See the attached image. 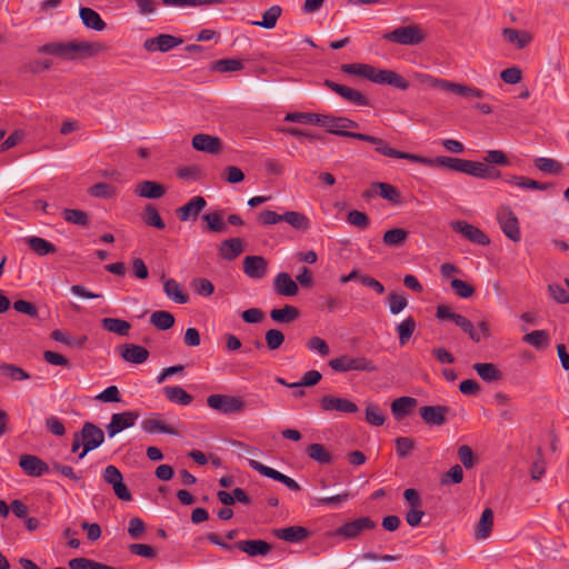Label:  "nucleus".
<instances>
[{"label":"nucleus","instance_id":"de8ad7c7","mask_svg":"<svg viewBox=\"0 0 569 569\" xmlns=\"http://www.w3.org/2000/svg\"><path fill=\"white\" fill-rule=\"evenodd\" d=\"M150 322L159 330H168L174 325V317L169 311H154L150 317Z\"/></svg>","mask_w":569,"mask_h":569},{"label":"nucleus","instance_id":"393cba45","mask_svg":"<svg viewBox=\"0 0 569 569\" xmlns=\"http://www.w3.org/2000/svg\"><path fill=\"white\" fill-rule=\"evenodd\" d=\"M273 535L281 540L291 543H298L310 537V531L301 526H290L279 528L273 531Z\"/></svg>","mask_w":569,"mask_h":569},{"label":"nucleus","instance_id":"13d9d810","mask_svg":"<svg viewBox=\"0 0 569 569\" xmlns=\"http://www.w3.org/2000/svg\"><path fill=\"white\" fill-rule=\"evenodd\" d=\"M202 219L207 222L208 229L212 232H223L227 229L221 211L217 210L203 214Z\"/></svg>","mask_w":569,"mask_h":569},{"label":"nucleus","instance_id":"2f4dec72","mask_svg":"<svg viewBox=\"0 0 569 569\" xmlns=\"http://www.w3.org/2000/svg\"><path fill=\"white\" fill-rule=\"evenodd\" d=\"M502 37L507 42L515 44L518 49L526 48L532 41V37L529 32L512 28L502 29Z\"/></svg>","mask_w":569,"mask_h":569},{"label":"nucleus","instance_id":"bf43d9fd","mask_svg":"<svg viewBox=\"0 0 569 569\" xmlns=\"http://www.w3.org/2000/svg\"><path fill=\"white\" fill-rule=\"evenodd\" d=\"M91 197L100 199H110L116 196V189L107 182H98L88 189Z\"/></svg>","mask_w":569,"mask_h":569},{"label":"nucleus","instance_id":"5fc2aeb1","mask_svg":"<svg viewBox=\"0 0 569 569\" xmlns=\"http://www.w3.org/2000/svg\"><path fill=\"white\" fill-rule=\"evenodd\" d=\"M63 219L76 226L87 227L89 224V216L87 212L79 209H63Z\"/></svg>","mask_w":569,"mask_h":569},{"label":"nucleus","instance_id":"a878e982","mask_svg":"<svg viewBox=\"0 0 569 569\" xmlns=\"http://www.w3.org/2000/svg\"><path fill=\"white\" fill-rule=\"evenodd\" d=\"M447 412L448 408L443 406H423L419 409L421 419L429 426H442L446 422Z\"/></svg>","mask_w":569,"mask_h":569},{"label":"nucleus","instance_id":"f03ea898","mask_svg":"<svg viewBox=\"0 0 569 569\" xmlns=\"http://www.w3.org/2000/svg\"><path fill=\"white\" fill-rule=\"evenodd\" d=\"M341 71L366 78L373 83L389 84L400 90L409 88V81L396 71L378 69L367 63H345L341 66Z\"/></svg>","mask_w":569,"mask_h":569},{"label":"nucleus","instance_id":"ddd939ff","mask_svg":"<svg viewBox=\"0 0 569 569\" xmlns=\"http://www.w3.org/2000/svg\"><path fill=\"white\" fill-rule=\"evenodd\" d=\"M183 43V39L168 33H161L153 38H148L143 42V49L148 52H169Z\"/></svg>","mask_w":569,"mask_h":569},{"label":"nucleus","instance_id":"0e129e2a","mask_svg":"<svg viewBox=\"0 0 569 569\" xmlns=\"http://www.w3.org/2000/svg\"><path fill=\"white\" fill-rule=\"evenodd\" d=\"M243 69V63L239 59H220L213 64V70L218 72H231Z\"/></svg>","mask_w":569,"mask_h":569},{"label":"nucleus","instance_id":"680f3d73","mask_svg":"<svg viewBox=\"0 0 569 569\" xmlns=\"http://www.w3.org/2000/svg\"><path fill=\"white\" fill-rule=\"evenodd\" d=\"M453 323L461 328V330L466 332L473 342L478 343L481 341V337L479 332L475 329L472 322L462 315L458 313Z\"/></svg>","mask_w":569,"mask_h":569},{"label":"nucleus","instance_id":"6e6552de","mask_svg":"<svg viewBox=\"0 0 569 569\" xmlns=\"http://www.w3.org/2000/svg\"><path fill=\"white\" fill-rule=\"evenodd\" d=\"M429 84L435 88L456 93V94L461 96L467 99H471V98L481 99V98L487 97V93L481 89H478V88H475L471 86L456 83V82L448 81L445 79H438V78L430 77Z\"/></svg>","mask_w":569,"mask_h":569},{"label":"nucleus","instance_id":"338daca9","mask_svg":"<svg viewBox=\"0 0 569 569\" xmlns=\"http://www.w3.org/2000/svg\"><path fill=\"white\" fill-rule=\"evenodd\" d=\"M463 480V470L460 465H455L440 479L441 485L460 483Z\"/></svg>","mask_w":569,"mask_h":569},{"label":"nucleus","instance_id":"f8f14e48","mask_svg":"<svg viewBox=\"0 0 569 569\" xmlns=\"http://www.w3.org/2000/svg\"><path fill=\"white\" fill-rule=\"evenodd\" d=\"M323 84L339 94L343 100L358 107H369L370 100L360 91L339 84L332 80H325Z\"/></svg>","mask_w":569,"mask_h":569},{"label":"nucleus","instance_id":"09e8293b","mask_svg":"<svg viewBox=\"0 0 569 569\" xmlns=\"http://www.w3.org/2000/svg\"><path fill=\"white\" fill-rule=\"evenodd\" d=\"M68 566L70 569H116L112 566L104 565L84 557L70 559Z\"/></svg>","mask_w":569,"mask_h":569},{"label":"nucleus","instance_id":"ea45409f","mask_svg":"<svg viewBox=\"0 0 569 569\" xmlns=\"http://www.w3.org/2000/svg\"><path fill=\"white\" fill-rule=\"evenodd\" d=\"M141 429L147 433L159 432V433H167V435H173V436L178 435V431L174 428L164 425L157 417H151V418L144 419L141 422Z\"/></svg>","mask_w":569,"mask_h":569},{"label":"nucleus","instance_id":"052dcab7","mask_svg":"<svg viewBox=\"0 0 569 569\" xmlns=\"http://www.w3.org/2000/svg\"><path fill=\"white\" fill-rule=\"evenodd\" d=\"M462 173H466L468 176L482 179L486 176H488L487 171V164L479 162V161H472V160H466L463 163V171Z\"/></svg>","mask_w":569,"mask_h":569},{"label":"nucleus","instance_id":"cd10ccee","mask_svg":"<svg viewBox=\"0 0 569 569\" xmlns=\"http://www.w3.org/2000/svg\"><path fill=\"white\" fill-rule=\"evenodd\" d=\"M234 547L251 557L266 556L272 548L270 543L260 539L238 541Z\"/></svg>","mask_w":569,"mask_h":569},{"label":"nucleus","instance_id":"e433bc0d","mask_svg":"<svg viewBox=\"0 0 569 569\" xmlns=\"http://www.w3.org/2000/svg\"><path fill=\"white\" fill-rule=\"evenodd\" d=\"M163 393L169 401L181 406H188L193 400L192 396L179 386H167Z\"/></svg>","mask_w":569,"mask_h":569},{"label":"nucleus","instance_id":"1a4fd4ad","mask_svg":"<svg viewBox=\"0 0 569 569\" xmlns=\"http://www.w3.org/2000/svg\"><path fill=\"white\" fill-rule=\"evenodd\" d=\"M357 140L370 142L375 146V149L378 153L389 157V158H398V159H405L411 162H415L417 160V154L408 153L403 151H399L397 149H393L389 146V143L378 137H373L366 133H359V136H356Z\"/></svg>","mask_w":569,"mask_h":569},{"label":"nucleus","instance_id":"4d7b16f0","mask_svg":"<svg viewBox=\"0 0 569 569\" xmlns=\"http://www.w3.org/2000/svg\"><path fill=\"white\" fill-rule=\"evenodd\" d=\"M143 220L148 226L154 227L159 230H162L166 228V223H164L163 219L161 218L158 209L153 204L146 206Z\"/></svg>","mask_w":569,"mask_h":569},{"label":"nucleus","instance_id":"49530a36","mask_svg":"<svg viewBox=\"0 0 569 569\" xmlns=\"http://www.w3.org/2000/svg\"><path fill=\"white\" fill-rule=\"evenodd\" d=\"M416 320L411 316L406 318L396 327L399 337V342L401 346H405L410 340L416 330Z\"/></svg>","mask_w":569,"mask_h":569},{"label":"nucleus","instance_id":"9b49d317","mask_svg":"<svg viewBox=\"0 0 569 569\" xmlns=\"http://www.w3.org/2000/svg\"><path fill=\"white\" fill-rule=\"evenodd\" d=\"M77 433L83 442V453H89L104 442L102 429L89 421H86Z\"/></svg>","mask_w":569,"mask_h":569},{"label":"nucleus","instance_id":"7c9ffc66","mask_svg":"<svg viewBox=\"0 0 569 569\" xmlns=\"http://www.w3.org/2000/svg\"><path fill=\"white\" fill-rule=\"evenodd\" d=\"M82 23L92 30L102 31L106 29V22L100 14L91 8L82 7L79 10Z\"/></svg>","mask_w":569,"mask_h":569},{"label":"nucleus","instance_id":"c03bdc74","mask_svg":"<svg viewBox=\"0 0 569 569\" xmlns=\"http://www.w3.org/2000/svg\"><path fill=\"white\" fill-rule=\"evenodd\" d=\"M282 9L280 6H272L262 13V20L253 21V26H258L263 29H273L280 18Z\"/></svg>","mask_w":569,"mask_h":569},{"label":"nucleus","instance_id":"e2e57ef3","mask_svg":"<svg viewBox=\"0 0 569 569\" xmlns=\"http://www.w3.org/2000/svg\"><path fill=\"white\" fill-rule=\"evenodd\" d=\"M0 371L2 375L9 377L12 380L20 381L27 380L30 378L29 373L24 371L22 368L11 365V363H2L0 365Z\"/></svg>","mask_w":569,"mask_h":569},{"label":"nucleus","instance_id":"473e14b6","mask_svg":"<svg viewBox=\"0 0 569 569\" xmlns=\"http://www.w3.org/2000/svg\"><path fill=\"white\" fill-rule=\"evenodd\" d=\"M53 66V61L51 59H32L20 66L19 71L24 74L38 76Z\"/></svg>","mask_w":569,"mask_h":569},{"label":"nucleus","instance_id":"a18cd8bd","mask_svg":"<svg viewBox=\"0 0 569 569\" xmlns=\"http://www.w3.org/2000/svg\"><path fill=\"white\" fill-rule=\"evenodd\" d=\"M163 290L168 298L177 303H187L189 298L180 288V284L174 279H167L163 284Z\"/></svg>","mask_w":569,"mask_h":569},{"label":"nucleus","instance_id":"bb28decb","mask_svg":"<svg viewBox=\"0 0 569 569\" xmlns=\"http://www.w3.org/2000/svg\"><path fill=\"white\" fill-rule=\"evenodd\" d=\"M134 194L140 198L159 199L166 194V187L157 181L144 180L136 186Z\"/></svg>","mask_w":569,"mask_h":569},{"label":"nucleus","instance_id":"aec40b11","mask_svg":"<svg viewBox=\"0 0 569 569\" xmlns=\"http://www.w3.org/2000/svg\"><path fill=\"white\" fill-rule=\"evenodd\" d=\"M376 193L380 196L382 199L389 201L392 204L401 203L400 192L396 187L387 182H373L370 187V190L363 192L365 198H369Z\"/></svg>","mask_w":569,"mask_h":569},{"label":"nucleus","instance_id":"5701e85b","mask_svg":"<svg viewBox=\"0 0 569 569\" xmlns=\"http://www.w3.org/2000/svg\"><path fill=\"white\" fill-rule=\"evenodd\" d=\"M121 358L130 363L141 365L149 358V351L139 345L124 343L119 347Z\"/></svg>","mask_w":569,"mask_h":569},{"label":"nucleus","instance_id":"6e6d98bb","mask_svg":"<svg viewBox=\"0 0 569 569\" xmlns=\"http://www.w3.org/2000/svg\"><path fill=\"white\" fill-rule=\"evenodd\" d=\"M320 114L313 112H290L286 114L284 121L319 126Z\"/></svg>","mask_w":569,"mask_h":569},{"label":"nucleus","instance_id":"72a5a7b5","mask_svg":"<svg viewBox=\"0 0 569 569\" xmlns=\"http://www.w3.org/2000/svg\"><path fill=\"white\" fill-rule=\"evenodd\" d=\"M409 238V231L403 228H393L383 233L382 241L389 248L402 247Z\"/></svg>","mask_w":569,"mask_h":569},{"label":"nucleus","instance_id":"6ab92c4d","mask_svg":"<svg viewBox=\"0 0 569 569\" xmlns=\"http://www.w3.org/2000/svg\"><path fill=\"white\" fill-rule=\"evenodd\" d=\"M242 264L244 274L250 279L260 280L268 272V260L262 256H247Z\"/></svg>","mask_w":569,"mask_h":569},{"label":"nucleus","instance_id":"4be33fe9","mask_svg":"<svg viewBox=\"0 0 569 569\" xmlns=\"http://www.w3.org/2000/svg\"><path fill=\"white\" fill-rule=\"evenodd\" d=\"M20 468L31 477H40L49 471V466L32 455H22L19 459Z\"/></svg>","mask_w":569,"mask_h":569},{"label":"nucleus","instance_id":"8fccbe9b","mask_svg":"<svg viewBox=\"0 0 569 569\" xmlns=\"http://www.w3.org/2000/svg\"><path fill=\"white\" fill-rule=\"evenodd\" d=\"M533 162L535 167L543 173L559 174L563 169L562 164L552 158L540 157L536 158Z\"/></svg>","mask_w":569,"mask_h":569},{"label":"nucleus","instance_id":"f704fd0d","mask_svg":"<svg viewBox=\"0 0 569 569\" xmlns=\"http://www.w3.org/2000/svg\"><path fill=\"white\" fill-rule=\"evenodd\" d=\"M478 376L486 382L498 381L502 378V372L490 362H478L473 365Z\"/></svg>","mask_w":569,"mask_h":569},{"label":"nucleus","instance_id":"b1692460","mask_svg":"<svg viewBox=\"0 0 569 569\" xmlns=\"http://www.w3.org/2000/svg\"><path fill=\"white\" fill-rule=\"evenodd\" d=\"M206 206L207 201L203 197H193L188 203L177 209V216L181 221L196 220Z\"/></svg>","mask_w":569,"mask_h":569},{"label":"nucleus","instance_id":"864d4df0","mask_svg":"<svg viewBox=\"0 0 569 569\" xmlns=\"http://www.w3.org/2000/svg\"><path fill=\"white\" fill-rule=\"evenodd\" d=\"M522 340L536 349H541L549 343V333L546 330H535L523 336Z\"/></svg>","mask_w":569,"mask_h":569},{"label":"nucleus","instance_id":"3c124183","mask_svg":"<svg viewBox=\"0 0 569 569\" xmlns=\"http://www.w3.org/2000/svg\"><path fill=\"white\" fill-rule=\"evenodd\" d=\"M27 243L39 256H47L57 251V248L51 242L40 237H30Z\"/></svg>","mask_w":569,"mask_h":569},{"label":"nucleus","instance_id":"9d476101","mask_svg":"<svg viewBox=\"0 0 569 569\" xmlns=\"http://www.w3.org/2000/svg\"><path fill=\"white\" fill-rule=\"evenodd\" d=\"M376 526L370 517L365 516L343 523L335 531V536L342 537L346 540L356 539L362 531L372 530Z\"/></svg>","mask_w":569,"mask_h":569},{"label":"nucleus","instance_id":"58836bf2","mask_svg":"<svg viewBox=\"0 0 569 569\" xmlns=\"http://www.w3.org/2000/svg\"><path fill=\"white\" fill-rule=\"evenodd\" d=\"M299 310L295 306L286 305L281 309H272L270 311V318L274 322L279 323H290L299 318Z\"/></svg>","mask_w":569,"mask_h":569},{"label":"nucleus","instance_id":"f257e3e1","mask_svg":"<svg viewBox=\"0 0 569 569\" xmlns=\"http://www.w3.org/2000/svg\"><path fill=\"white\" fill-rule=\"evenodd\" d=\"M103 50H106V46L101 42L58 41L39 46L37 48V53L54 56L64 60H77L97 56Z\"/></svg>","mask_w":569,"mask_h":569},{"label":"nucleus","instance_id":"2eb2a0df","mask_svg":"<svg viewBox=\"0 0 569 569\" xmlns=\"http://www.w3.org/2000/svg\"><path fill=\"white\" fill-rule=\"evenodd\" d=\"M139 417L140 415L137 411H123L120 413H113L111 416L110 422L106 427L108 436L113 438L124 429L133 427Z\"/></svg>","mask_w":569,"mask_h":569},{"label":"nucleus","instance_id":"423d86ee","mask_svg":"<svg viewBox=\"0 0 569 569\" xmlns=\"http://www.w3.org/2000/svg\"><path fill=\"white\" fill-rule=\"evenodd\" d=\"M383 39L402 46H417L425 40V33L418 24H410L385 33Z\"/></svg>","mask_w":569,"mask_h":569},{"label":"nucleus","instance_id":"603ef678","mask_svg":"<svg viewBox=\"0 0 569 569\" xmlns=\"http://www.w3.org/2000/svg\"><path fill=\"white\" fill-rule=\"evenodd\" d=\"M386 415L383 410L376 403H367L366 406V421L375 427L382 426L386 422Z\"/></svg>","mask_w":569,"mask_h":569},{"label":"nucleus","instance_id":"69168bd1","mask_svg":"<svg viewBox=\"0 0 569 569\" xmlns=\"http://www.w3.org/2000/svg\"><path fill=\"white\" fill-rule=\"evenodd\" d=\"M348 223L358 227L359 229H367L370 224L369 217L367 213L359 210H351L347 214Z\"/></svg>","mask_w":569,"mask_h":569},{"label":"nucleus","instance_id":"dca6fc26","mask_svg":"<svg viewBox=\"0 0 569 569\" xmlns=\"http://www.w3.org/2000/svg\"><path fill=\"white\" fill-rule=\"evenodd\" d=\"M249 466L253 470L261 473L262 476L283 483L287 488H289L292 491L301 490L300 485L295 479L281 473L280 471H278L271 467L264 466L261 462H259L257 460H252V459L249 460Z\"/></svg>","mask_w":569,"mask_h":569},{"label":"nucleus","instance_id":"c9c22d12","mask_svg":"<svg viewBox=\"0 0 569 569\" xmlns=\"http://www.w3.org/2000/svg\"><path fill=\"white\" fill-rule=\"evenodd\" d=\"M417 405V399L412 397H400L392 401L391 412L397 420L407 416Z\"/></svg>","mask_w":569,"mask_h":569},{"label":"nucleus","instance_id":"37998d69","mask_svg":"<svg viewBox=\"0 0 569 569\" xmlns=\"http://www.w3.org/2000/svg\"><path fill=\"white\" fill-rule=\"evenodd\" d=\"M101 327L104 330L117 333L121 337H127L131 328L128 321L118 318H103L101 320Z\"/></svg>","mask_w":569,"mask_h":569},{"label":"nucleus","instance_id":"4c0bfd02","mask_svg":"<svg viewBox=\"0 0 569 569\" xmlns=\"http://www.w3.org/2000/svg\"><path fill=\"white\" fill-rule=\"evenodd\" d=\"M282 221L289 223L293 229L299 231H307L310 229V219L298 211H287L282 213Z\"/></svg>","mask_w":569,"mask_h":569},{"label":"nucleus","instance_id":"c85d7f7f","mask_svg":"<svg viewBox=\"0 0 569 569\" xmlns=\"http://www.w3.org/2000/svg\"><path fill=\"white\" fill-rule=\"evenodd\" d=\"M273 289L276 293L286 297L296 296L299 290L297 282L287 272H280L276 276Z\"/></svg>","mask_w":569,"mask_h":569},{"label":"nucleus","instance_id":"c756f323","mask_svg":"<svg viewBox=\"0 0 569 569\" xmlns=\"http://www.w3.org/2000/svg\"><path fill=\"white\" fill-rule=\"evenodd\" d=\"M218 251L222 259L232 261L243 252V241L240 238L223 240L220 243Z\"/></svg>","mask_w":569,"mask_h":569},{"label":"nucleus","instance_id":"7ed1b4c3","mask_svg":"<svg viewBox=\"0 0 569 569\" xmlns=\"http://www.w3.org/2000/svg\"><path fill=\"white\" fill-rule=\"evenodd\" d=\"M319 126L323 127L327 132L340 137H347L356 139V136H359L360 132H352L348 129H358L359 123L355 120H351L347 117H336L331 114H320Z\"/></svg>","mask_w":569,"mask_h":569},{"label":"nucleus","instance_id":"774afa93","mask_svg":"<svg viewBox=\"0 0 569 569\" xmlns=\"http://www.w3.org/2000/svg\"><path fill=\"white\" fill-rule=\"evenodd\" d=\"M266 343L270 350H277L284 342V335L278 329H269L266 331Z\"/></svg>","mask_w":569,"mask_h":569},{"label":"nucleus","instance_id":"0eeeda50","mask_svg":"<svg viewBox=\"0 0 569 569\" xmlns=\"http://www.w3.org/2000/svg\"><path fill=\"white\" fill-rule=\"evenodd\" d=\"M497 220L505 236L513 242L521 239V232L517 216L509 206H501L497 211Z\"/></svg>","mask_w":569,"mask_h":569},{"label":"nucleus","instance_id":"f3484780","mask_svg":"<svg viewBox=\"0 0 569 569\" xmlns=\"http://www.w3.org/2000/svg\"><path fill=\"white\" fill-rule=\"evenodd\" d=\"M320 407L326 412L355 413L358 411V406L353 401L333 395L322 396Z\"/></svg>","mask_w":569,"mask_h":569},{"label":"nucleus","instance_id":"a211bd4d","mask_svg":"<svg viewBox=\"0 0 569 569\" xmlns=\"http://www.w3.org/2000/svg\"><path fill=\"white\" fill-rule=\"evenodd\" d=\"M415 163H420L430 168H447L452 171L461 172L463 171L465 159L439 156L436 158H426L417 154V160Z\"/></svg>","mask_w":569,"mask_h":569},{"label":"nucleus","instance_id":"79ce46f5","mask_svg":"<svg viewBox=\"0 0 569 569\" xmlns=\"http://www.w3.org/2000/svg\"><path fill=\"white\" fill-rule=\"evenodd\" d=\"M493 526V511L486 508L476 527V537L478 539H486L490 536Z\"/></svg>","mask_w":569,"mask_h":569},{"label":"nucleus","instance_id":"412c9836","mask_svg":"<svg viewBox=\"0 0 569 569\" xmlns=\"http://www.w3.org/2000/svg\"><path fill=\"white\" fill-rule=\"evenodd\" d=\"M192 147L197 151L217 154L221 151L222 143L219 137L207 133H198L192 138Z\"/></svg>","mask_w":569,"mask_h":569},{"label":"nucleus","instance_id":"39448f33","mask_svg":"<svg viewBox=\"0 0 569 569\" xmlns=\"http://www.w3.org/2000/svg\"><path fill=\"white\" fill-rule=\"evenodd\" d=\"M207 405L222 415L241 413L246 410V402L238 396L213 393L207 397Z\"/></svg>","mask_w":569,"mask_h":569},{"label":"nucleus","instance_id":"20e7f679","mask_svg":"<svg viewBox=\"0 0 569 569\" xmlns=\"http://www.w3.org/2000/svg\"><path fill=\"white\" fill-rule=\"evenodd\" d=\"M328 365L336 372H375L378 369L375 362L366 357L353 358L348 355H342L339 358L331 359L329 360Z\"/></svg>","mask_w":569,"mask_h":569},{"label":"nucleus","instance_id":"4468645a","mask_svg":"<svg viewBox=\"0 0 569 569\" xmlns=\"http://www.w3.org/2000/svg\"><path fill=\"white\" fill-rule=\"evenodd\" d=\"M451 228L457 233H460L463 238L472 243L480 246H488L490 243L489 237L478 227L468 223L463 220L453 221Z\"/></svg>","mask_w":569,"mask_h":569},{"label":"nucleus","instance_id":"a19ab883","mask_svg":"<svg viewBox=\"0 0 569 569\" xmlns=\"http://www.w3.org/2000/svg\"><path fill=\"white\" fill-rule=\"evenodd\" d=\"M306 453L308 457L318 462L319 465L326 466L332 462L331 453L321 443H311L307 447Z\"/></svg>","mask_w":569,"mask_h":569}]
</instances>
